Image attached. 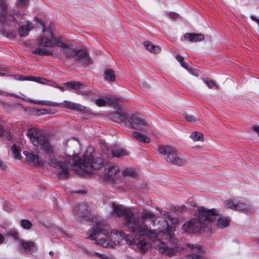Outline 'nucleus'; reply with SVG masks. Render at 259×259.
<instances>
[{
  "label": "nucleus",
  "instance_id": "obj_34",
  "mask_svg": "<svg viewBox=\"0 0 259 259\" xmlns=\"http://www.w3.org/2000/svg\"><path fill=\"white\" fill-rule=\"evenodd\" d=\"M183 116L185 119L188 122L197 121L199 120V119L197 117L193 114L188 113H184L183 114Z\"/></svg>",
  "mask_w": 259,
  "mask_h": 259
},
{
  "label": "nucleus",
  "instance_id": "obj_21",
  "mask_svg": "<svg viewBox=\"0 0 259 259\" xmlns=\"http://www.w3.org/2000/svg\"><path fill=\"white\" fill-rule=\"evenodd\" d=\"M34 25L33 23L27 22L26 25H22L20 26L19 33L21 37H25L28 35L30 30L33 29Z\"/></svg>",
  "mask_w": 259,
  "mask_h": 259
},
{
  "label": "nucleus",
  "instance_id": "obj_20",
  "mask_svg": "<svg viewBox=\"0 0 259 259\" xmlns=\"http://www.w3.org/2000/svg\"><path fill=\"white\" fill-rule=\"evenodd\" d=\"M184 37L190 42H197L204 40V36L203 34L194 33H186Z\"/></svg>",
  "mask_w": 259,
  "mask_h": 259
},
{
  "label": "nucleus",
  "instance_id": "obj_37",
  "mask_svg": "<svg viewBox=\"0 0 259 259\" xmlns=\"http://www.w3.org/2000/svg\"><path fill=\"white\" fill-rule=\"evenodd\" d=\"M21 227L25 229H29L32 227V223L28 220H22L20 222Z\"/></svg>",
  "mask_w": 259,
  "mask_h": 259
},
{
  "label": "nucleus",
  "instance_id": "obj_1",
  "mask_svg": "<svg viewBox=\"0 0 259 259\" xmlns=\"http://www.w3.org/2000/svg\"><path fill=\"white\" fill-rule=\"evenodd\" d=\"M27 136L35 147L39 148L49 156L50 159L48 164L56 169L59 179L68 178L70 170L72 167L78 175L86 177L93 174V169H99L103 166L102 159L100 157L94 158L91 148L88 149L82 159L77 155L55 158L57 145L51 136L38 128L32 127L28 130Z\"/></svg>",
  "mask_w": 259,
  "mask_h": 259
},
{
  "label": "nucleus",
  "instance_id": "obj_41",
  "mask_svg": "<svg viewBox=\"0 0 259 259\" xmlns=\"http://www.w3.org/2000/svg\"><path fill=\"white\" fill-rule=\"evenodd\" d=\"M176 58L177 60L181 64V66L182 67H183L184 68H186L187 64L184 62V57L181 56L180 55L178 54L176 55Z\"/></svg>",
  "mask_w": 259,
  "mask_h": 259
},
{
  "label": "nucleus",
  "instance_id": "obj_32",
  "mask_svg": "<svg viewBox=\"0 0 259 259\" xmlns=\"http://www.w3.org/2000/svg\"><path fill=\"white\" fill-rule=\"evenodd\" d=\"M83 251H84V252L85 253H86L88 255H92L93 256L98 257L100 258L101 259H112L110 257L106 256V255H104V254H100L99 253H97V252L92 253L90 251H88L85 248H84Z\"/></svg>",
  "mask_w": 259,
  "mask_h": 259
},
{
  "label": "nucleus",
  "instance_id": "obj_40",
  "mask_svg": "<svg viewBox=\"0 0 259 259\" xmlns=\"http://www.w3.org/2000/svg\"><path fill=\"white\" fill-rule=\"evenodd\" d=\"M191 248L192 249V250L193 251H195V252H198V253H199L201 254H203V253L204 252V251L202 249L201 247L199 245H191Z\"/></svg>",
  "mask_w": 259,
  "mask_h": 259
},
{
  "label": "nucleus",
  "instance_id": "obj_25",
  "mask_svg": "<svg viewBox=\"0 0 259 259\" xmlns=\"http://www.w3.org/2000/svg\"><path fill=\"white\" fill-rule=\"evenodd\" d=\"M122 174L124 177H128L132 178H136L138 175L136 169L133 167L126 168L122 171Z\"/></svg>",
  "mask_w": 259,
  "mask_h": 259
},
{
  "label": "nucleus",
  "instance_id": "obj_26",
  "mask_svg": "<svg viewBox=\"0 0 259 259\" xmlns=\"http://www.w3.org/2000/svg\"><path fill=\"white\" fill-rule=\"evenodd\" d=\"M133 136L135 139L141 142L148 143L150 141V139L148 136L138 132H134L133 133Z\"/></svg>",
  "mask_w": 259,
  "mask_h": 259
},
{
  "label": "nucleus",
  "instance_id": "obj_3",
  "mask_svg": "<svg viewBox=\"0 0 259 259\" xmlns=\"http://www.w3.org/2000/svg\"><path fill=\"white\" fill-rule=\"evenodd\" d=\"M218 217V227L223 229L229 226L230 220L226 217L219 215L217 209H206L203 207H200L198 209L197 218L187 222L182 226V228L187 233H194L198 229L205 227L209 222L215 220Z\"/></svg>",
  "mask_w": 259,
  "mask_h": 259
},
{
  "label": "nucleus",
  "instance_id": "obj_19",
  "mask_svg": "<svg viewBox=\"0 0 259 259\" xmlns=\"http://www.w3.org/2000/svg\"><path fill=\"white\" fill-rule=\"evenodd\" d=\"M141 222L144 223L147 227L148 226L144 222L145 220L147 219H149L152 225H155L156 221L157 218L155 215L152 213V212L146 210L144 208L141 214V221L138 219Z\"/></svg>",
  "mask_w": 259,
  "mask_h": 259
},
{
  "label": "nucleus",
  "instance_id": "obj_33",
  "mask_svg": "<svg viewBox=\"0 0 259 259\" xmlns=\"http://www.w3.org/2000/svg\"><path fill=\"white\" fill-rule=\"evenodd\" d=\"M190 137L193 141H202L203 140V134L196 131L191 133Z\"/></svg>",
  "mask_w": 259,
  "mask_h": 259
},
{
  "label": "nucleus",
  "instance_id": "obj_27",
  "mask_svg": "<svg viewBox=\"0 0 259 259\" xmlns=\"http://www.w3.org/2000/svg\"><path fill=\"white\" fill-rule=\"evenodd\" d=\"M33 54H38L40 56H52L53 52L51 49H47L45 48H37L35 50L32 51Z\"/></svg>",
  "mask_w": 259,
  "mask_h": 259
},
{
  "label": "nucleus",
  "instance_id": "obj_57",
  "mask_svg": "<svg viewBox=\"0 0 259 259\" xmlns=\"http://www.w3.org/2000/svg\"><path fill=\"white\" fill-rule=\"evenodd\" d=\"M49 253H50V254H52V255L53 254V252L52 251H50L49 252Z\"/></svg>",
  "mask_w": 259,
  "mask_h": 259
},
{
  "label": "nucleus",
  "instance_id": "obj_12",
  "mask_svg": "<svg viewBox=\"0 0 259 259\" xmlns=\"http://www.w3.org/2000/svg\"><path fill=\"white\" fill-rule=\"evenodd\" d=\"M119 171V168L117 166H113L109 167L104 174V181L106 183H114L118 179L117 174Z\"/></svg>",
  "mask_w": 259,
  "mask_h": 259
},
{
  "label": "nucleus",
  "instance_id": "obj_10",
  "mask_svg": "<svg viewBox=\"0 0 259 259\" xmlns=\"http://www.w3.org/2000/svg\"><path fill=\"white\" fill-rule=\"evenodd\" d=\"M8 7L5 4L0 5V22L3 25H10L11 22L17 23L16 16L18 15L16 12H7Z\"/></svg>",
  "mask_w": 259,
  "mask_h": 259
},
{
  "label": "nucleus",
  "instance_id": "obj_44",
  "mask_svg": "<svg viewBox=\"0 0 259 259\" xmlns=\"http://www.w3.org/2000/svg\"><path fill=\"white\" fill-rule=\"evenodd\" d=\"M186 257L187 259H205L204 257L194 253L187 255Z\"/></svg>",
  "mask_w": 259,
  "mask_h": 259
},
{
  "label": "nucleus",
  "instance_id": "obj_39",
  "mask_svg": "<svg viewBox=\"0 0 259 259\" xmlns=\"http://www.w3.org/2000/svg\"><path fill=\"white\" fill-rule=\"evenodd\" d=\"M226 205L228 208L237 210V204L235 203L233 201L231 200H227L226 202Z\"/></svg>",
  "mask_w": 259,
  "mask_h": 259
},
{
  "label": "nucleus",
  "instance_id": "obj_30",
  "mask_svg": "<svg viewBox=\"0 0 259 259\" xmlns=\"http://www.w3.org/2000/svg\"><path fill=\"white\" fill-rule=\"evenodd\" d=\"M105 79L108 81H113L115 79V73L111 69H106L104 72Z\"/></svg>",
  "mask_w": 259,
  "mask_h": 259
},
{
  "label": "nucleus",
  "instance_id": "obj_14",
  "mask_svg": "<svg viewBox=\"0 0 259 259\" xmlns=\"http://www.w3.org/2000/svg\"><path fill=\"white\" fill-rule=\"evenodd\" d=\"M74 212L77 220L82 221L84 219L88 220V215L89 214L90 211L87 206L83 204L79 205L74 209Z\"/></svg>",
  "mask_w": 259,
  "mask_h": 259
},
{
  "label": "nucleus",
  "instance_id": "obj_23",
  "mask_svg": "<svg viewBox=\"0 0 259 259\" xmlns=\"http://www.w3.org/2000/svg\"><path fill=\"white\" fill-rule=\"evenodd\" d=\"M144 46L147 50L154 54L159 53L161 51V48L160 47L154 45L149 41L144 42Z\"/></svg>",
  "mask_w": 259,
  "mask_h": 259
},
{
  "label": "nucleus",
  "instance_id": "obj_36",
  "mask_svg": "<svg viewBox=\"0 0 259 259\" xmlns=\"http://www.w3.org/2000/svg\"><path fill=\"white\" fill-rule=\"evenodd\" d=\"M11 150L14 154V157L17 159L19 158L21 156V150L20 147L16 144H14L11 147Z\"/></svg>",
  "mask_w": 259,
  "mask_h": 259
},
{
  "label": "nucleus",
  "instance_id": "obj_54",
  "mask_svg": "<svg viewBox=\"0 0 259 259\" xmlns=\"http://www.w3.org/2000/svg\"><path fill=\"white\" fill-rule=\"evenodd\" d=\"M141 85L142 87L144 89H147L148 88V85L147 84L146 82H143L141 84Z\"/></svg>",
  "mask_w": 259,
  "mask_h": 259
},
{
  "label": "nucleus",
  "instance_id": "obj_17",
  "mask_svg": "<svg viewBox=\"0 0 259 259\" xmlns=\"http://www.w3.org/2000/svg\"><path fill=\"white\" fill-rule=\"evenodd\" d=\"M57 105L64 107L68 109H72L81 112H87L88 109L84 106L68 101H64L63 103L57 104Z\"/></svg>",
  "mask_w": 259,
  "mask_h": 259
},
{
  "label": "nucleus",
  "instance_id": "obj_24",
  "mask_svg": "<svg viewBox=\"0 0 259 259\" xmlns=\"http://www.w3.org/2000/svg\"><path fill=\"white\" fill-rule=\"evenodd\" d=\"M107 104L111 107H113L115 109L120 107L118 98L112 96H106Z\"/></svg>",
  "mask_w": 259,
  "mask_h": 259
},
{
  "label": "nucleus",
  "instance_id": "obj_22",
  "mask_svg": "<svg viewBox=\"0 0 259 259\" xmlns=\"http://www.w3.org/2000/svg\"><path fill=\"white\" fill-rule=\"evenodd\" d=\"M112 155L114 157H120L127 155L126 149L120 147H115L111 151Z\"/></svg>",
  "mask_w": 259,
  "mask_h": 259
},
{
  "label": "nucleus",
  "instance_id": "obj_31",
  "mask_svg": "<svg viewBox=\"0 0 259 259\" xmlns=\"http://www.w3.org/2000/svg\"><path fill=\"white\" fill-rule=\"evenodd\" d=\"M203 82L210 89H218V85L215 83V81L211 80L208 78H202Z\"/></svg>",
  "mask_w": 259,
  "mask_h": 259
},
{
  "label": "nucleus",
  "instance_id": "obj_48",
  "mask_svg": "<svg viewBox=\"0 0 259 259\" xmlns=\"http://www.w3.org/2000/svg\"><path fill=\"white\" fill-rule=\"evenodd\" d=\"M6 165L0 159V168L2 169H5L6 168Z\"/></svg>",
  "mask_w": 259,
  "mask_h": 259
},
{
  "label": "nucleus",
  "instance_id": "obj_8",
  "mask_svg": "<svg viewBox=\"0 0 259 259\" xmlns=\"http://www.w3.org/2000/svg\"><path fill=\"white\" fill-rule=\"evenodd\" d=\"M125 125L130 128H135L143 131L148 130V124L147 121L139 114H134L125 120Z\"/></svg>",
  "mask_w": 259,
  "mask_h": 259
},
{
  "label": "nucleus",
  "instance_id": "obj_50",
  "mask_svg": "<svg viewBox=\"0 0 259 259\" xmlns=\"http://www.w3.org/2000/svg\"><path fill=\"white\" fill-rule=\"evenodd\" d=\"M186 68H185V69H186V70H187L188 71H189V72L190 73H191V74H193V75H195V73H194V70H193L192 69L189 68V67H188V66L187 65L186 66Z\"/></svg>",
  "mask_w": 259,
  "mask_h": 259
},
{
  "label": "nucleus",
  "instance_id": "obj_9",
  "mask_svg": "<svg viewBox=\"0 0 259 259\" xmlns=\"http://www.w3.org/2000/svg\"><path fill=\"white\" fill-rule=\"evenodd\" d=\"M47 31L50 34V38H48L45 35H41L39 37L37 40V44L38 46H42L44 47H53L54 46H62L63 45L60 43L62 39L61 37L55 36L50 28L47 29Z\"/></svg>",
  "mask_w": 259,
  "mask_h": 259
},
{
  "label": "nucleus",
  "instance_id": "obj_56",
  "mask_svg": "<svg viewBox=\"0 0 259 259\" xmlns=\"http://www.w3.org/2000/svg\"><path fill=\"white\" fill-rule=\"evenodd\" d=\"M39 111L41 112V113H44V114H46V113H47L48 112L47 111V110H46V109L40 110H39Z\"/></svg>",
  "mask_w": 259,
  "mask_h": 259
},
{
  "label": "nucleus",
  "instance_id": "obj_4",
  "mask_svg": "<svg viewBox=\"0 0 259 259\" xmlns=\"http://www.w3.org/2000/svg\"><path fill=\"white\" fill-rule=\"evenodd\" d=\"M63 45L58 47L62 48L63 54L67 58H75V60L80 62L84 65H89L92 63V60L85 50H76L73 47L66 43L63 38L60 41Z\"/></svg>",
  "mask_w": 259,
  "mask_h": 259
},
{
  "label": "nucleus",
  "instance_id": "obj_13",
  "mask_svg": "<svg viewBox=\"0 0 259 259\" xmlns=\"http://www.w3.org/2000/svg\"><path fill=\"white\" fill-rule=\"evenodd\" d=\"M23 154L26 156L27 161L35 166L41 165L45 162V160L42 158L39 157L37 154L32 152H29L25 151L23 152Z\"/></svg>",
  "mask_w": 259,
  "mask_h": 259
},
{
  "label": "nucleus",
  "instance_id": "obj_51",
  "mask_svg": "<svg viewBox=\"0 0 259 259\" xmlns=\"http://www.w3.org/2000/svg\"><path fill=\"white\" fill-rule=\"evenodd\" d=\"M38 22H40V24L42 25V31H43V32H45L47 31V30H46V28H45V26H44V23L42 22V21H41V20H38Z\"/></svg>",
  "mask_w": 259,
  "mask_h": 259
},
{
  "label": "nucleus",
  "instance_id": "obj_53",
  "mask_svg": "<svg viewBox=\"0 0 259 259\" xmlns=\"http://www.w3.org/2000/svg\"><path fill=\"white\" fill-rule=\"evenodd\" d=\"M5 241V238L4 236L0 234V244L3 243Z\"/></svg>",
  "mask_w": 259,
  "mask_h": 259
},
{
  "label": "nucleus",
  "instance_id": "obj_49",
  "mask_svg": "<svg viewBox=\"0 0 259 259\" xmlns=\"http://www.w3.org/2000/svg\"><path fill=\"white\" fill-rule=\"evenodd\" d=\"M253 131L257 133L259 137V126L257 125H254L253 127Z\"/></svg>",
  "mask_w": 259,
  "mask_h": 259
},
{
  "label": "nucleus",
  "instance_id": "obj_47",
  "mask_svg": "<svg viewBox=\"0 0 259 259\" xmlns=\"http://www.w3.org/2000/svg\"><path fill=\"white\" fill-rule=\"evenodd\" d=\"M250 18L252 21L256 22L259 25V18L254 15H251Z\"/></svg>",
  "mask_w": 259,
  "mask_h": 259
},
{
  "label": "nucleus",
  "instance_id": "obj_6",
  "mask_svg": "<svg viewBox=\"0 0 259 259\" xmlns=\"http://www.w3.org/2000/svg\"><path fill=\"white\" fill-rule=\"evenodd\" d=\"M158 152L164 156L165 160L173 165L182 166L187 162V159L178 153L177 149L170 145H160L157 148Z\"/></svg>",
  "mask_w": 259,
  "mask_h": 259
},
{
  "label": "nucleus",
  "instance_id": "obj_46",
  "mask_svg": "<svg viewBox=\"0 0 259 259\" xmlns=\"http://www.w3.org/2000/svg\"><path fill=\"white\" fill-rule=\"evenodd\" d=\"M168 16H169L170 18H171V19H175V18H177V17H178L179 15L178 14H176L175 13H174V12H170L168 14Z\"/></svg>",
  "mask_w": 259,
  "mask_h": 259
},
{
  "label": "nucleus",
  "instance_id": "obj_18",
  "mask_svg": "<svg viewBox=\"0 0 259 259\" xmlns=\"http://www.w3.org/2000/svg\"><path fill=\"white\" fill-rule=\"evenodd\" d=\"M159 250L162 254L172 256L176 255L181 250V248L177 246L169 247L165 244H162L159 248Z\"/></svg>",
  "mask_w": 259,
  "mask_h": 259
},
{
  "label": "nucleus",
  "instance_id": "obj_55",
  "mask_svg": "<svg viewBox=\"0 0 259 259\" xmlns=\"http://www.w3.org/2000/svg\"><path fill=\"white\" fill-rule=\"evenodd\" d=\"M56 87L57 88H58L59 89H60V90H61L62 91H65V88L62 86H60V85H56Z\"/></svg>",
  "mask_w": 259,
  "mask_h": 259
},
{
  "label": "nucleus",
  "instance_id": "obj_2",
  "mask_svg": "<svg viewBox=\"0 0 259 259\" xmlns=\"http://www.w3.org/2000/svg\"><path fill=\"white\" fill-rule=\"evenodd\" d=\"M109 206L112 209V213L117 217L123 216V225L133 233L134 238L129 235H125L123 232L115 230H112L111 234L119 236L120 239H124L129 245H136L142 253H145L150 248V244L145 239H141V238L146 236L149 238H156L157 234L155 231H152L144 223L141 222L138 218L135 217V213L131 208L114 203L110 204Z\"/></svg>",
  "mask_w": 259,
  "mask_h": 259
},
{
  "label": "nucleus",
  "instance_id": "obj_11",
  "mask_svg": "<svg viewBox=\"0 0 259 259\" xmlns=\"http://www.w3.org/2000/svg\"><path fill=\"white\" fill-rule=\"evenodd\" d=\"M65 85L68 88L75 90L76 94L83 96H88L91 93L87 86L81 82L71 81L66 82Z\"/></svg>",
  "mask_w": 259,
  "mask_h": 259
},
{
  "label": "nucleus",
  "instance_id": "obj_16",
  "mask_svg": "<svg viewBox=\"0 0 259 259\" xmlns=\"http://www.w3.org/2000/svg\"><path fill=\"white\" fill-rule=\"evenodd\" d=\"M116 109L117 110V111L109 114V118L114 122H121L123 121L125 123V120H127L128 119L126 113L122 111L120 107Z\"/></svg>",
  "mask_w": 259,
  "mask_h": 259
},
{
  "label": "nucleus",
  "instance_id": "obj_52",
  "mask_svg": "<svg viewBox=\"0 0 259 259\" xmlns=\"http://www.w3.org/2000/svg\"><path fill=\"white\" fill-rule=\"evenodd\" d=\"M5 131L4 128L0 124V136H2L4 133Z\"/></svg>",
  "mask_w": 259,
  "mask_h": 259
},
{
  "label": "nucleus",
  "instance_id": "obj_42",
  "mask_svg": "<svg viewBox=\"0 0 259 259\" xmlns=\"http://www.w3.org/2000/svg\"><path fill=\"white\" fill-rule=\"evenodd\" d=\"M96 104L98 106H104L107 104L106 97L105 99L99 98L96 100Z\"/></svg>",
  "mask_w": 259,
  "mask_h": 259
},
{
  "label": "nucleus",
  "instance_id": "obj_35",
  "mask_svg": "<svg viewBox=\"0 0 259 259\" xmlns=\"http://www.w3.org/2000/svg\"><path fill=\"white\" fill-rule=\"evenodd\" d=\"M5 235L9 237H13L15 241H17L19 242V240H21V238L19 237L18 233L15 230H10L7 231L5 233Z\"/></svg>",
  "mask_w": 259,
  "mask_h": 259
},
{
  "label": "nucleus",
  "instance_id": "obj_15",
  "mask_svg": "<svg viewBox=\"0 0 259 259\" xmlns=\"http://www.w3.org/2000/svg\"><path fill=\"white\" fill-rule=\"evenodd\" d=\"M18 243L19 246L23 249L24 252L27 254H31L37 250V247L33 241L21 239V240H19Z\"/></svg>",
  "mask_w": 259,
  "mask_h": 259
},
{
  "label": "nucleus",
  "instance_id": "obj_59",
  "mask_svg": "<svg viewBox=\"0 0 259 259\" xmlns=\"http://www.w3.org/2000/svg\"><path fill=\"white\" fill-rule=\"evenodd\" d=\"M3 93V91H2L1 90H0V94H2Z\"/></svg>",
  "mask_w": 259,
  "mask_h": 259
},
{
  "label": "nucleus",
  "instance_id": "obj_58",
  "mask_svg": "<svg viewBox=\"0 0 259 259\" xmlns=\"http://www.w3.org/2000/svg\"><path fill=\"white\" fill-rule=\"evenodd\" d=\"M4 75V73L0 72V75Z\"/></svg>",
  "mask_w": 259,
  "mask_h": 259
},
{
  "label": "nucleus",
  "instance_id": "obj_43",
  "mask_svg": "<svg viewBox=\"0 0 259 259\" xmlns=\"http://www.w3.org/2000/svg\"><path fill=\"white\" fill-rule=\"evenodd\" d=\"M248 204L244 203H239L237 204V210H242L247 209Z\"/></svg>",
  "mask_w": 259,
  "mask_h": 259
},
{
  "label": "nucleus",
  "instance_id": "obj_5",
  "mask_svg": "<svg viewBox=\"0 0 259 259\" xmlns=\"http://www.w3.org/2000/svg\"><path fill=\"white\" fill-rule=\"evenodd\" d=\"M95 222V225L93 230L92 234H90L88 238L92 240H95L96 243L104 247H109L112 246L109 242L104 238L99 239L97 236L98 235L103 234L106 236L108 234L110 229L109 225L104 220H100L97 217L93 218V222Z\"/></svg>",
  "mask_w": 259,
  "mask_h": 259
},
{
  "label": "nucleus",
  "instance_id": "obj_7",
  "mask_svg": "<svg viewBox=\"0 0 259 259\" xmlns=\"http://www.w3.org/2000/svg\"><path fill=\"white\" fill-rule=\"evenodd\" d=\"M160 213L165 218L164 221L166 222V228L163 230L159 229L158 231V233L155 232L157 234V237L156 238L154 239H156L159 234H162V236H166L165 238L168 239L171 242L173 243H176V239L174 237V232L176 231V229L174 227L169 226L168 221H169L172 225H176L179 223L178 219L172 217L170 213L168 211L160 210ZM153 231H155V230Z\"/></svg>",
  "mask_w": 259,
  "mask_h": 259
},
{
  "label": "nucleus",
  "instance_id": "obj_45",
  "mask_svg": "<svg viewBox=\"0 0 259 259\" xmlns=\"http://www.w3.org/2000/svg\"><path fill=\"white\" fill-rule=\"evenodd\" d=\"M28 2V0H18L17 5L18 7H24Z\"/></svg>",
  "mask_w": 259,
  "mask_h": 259
},
{
  "label": "nucleus",
  "instance_id": "obj_29",
  "mask_svg": "<svg viewBox=\"0 0 259 259\" xmlns=\"http://www.w3.org/2000/svg\"><path fill=\"white\" fill-rule=\"evenodd\" d=\"M28 101L31 103L48 106H57V103L53 102H51L50 101H35L33 100H28Z\"/></svg>",
  "mask_w": 259,
  "mask_h": 259
},
{
  "label": "nucleus",
  "instance_id": "obj_38",
  "mask_svg": "<svg viewBox=\"0 0 259 259\" xmlns=\"http://www.w3.org/2000/svg\"><path fill=\"white\" fill-rule=\"evenodd\" d=\"M0 34L3 36L12 38L14 37L13 33L10 31H6L3 29L0 28Z\"/></svg>",
  "mask_w": 259,
  "mask_h": 259
},
{
  "label": "nucleus",
  "instance_id": "obj_28",
  "mask_svg": "<svg viewBox=\"0 0 259 259\" xmlns=\"http://www.w3.org/2000/svg\"><path fill=\"white\" fill-rule=\"evenodd\" d=\"M21 80H29L33 81H35L41 84H47L48 80L43 77H34L32 76H28L26 77H23L21 79Z\"/></svg>",
  "mask_w": 259,
  "mask_h": 259
}]
</instances>
